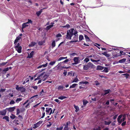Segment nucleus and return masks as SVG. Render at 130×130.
<instances>
[{
  "instance_id": "obj_29",
  "label": "nucleus",
  "mask_w": 130,
  "mask_h": 130,
  "mask_svg": "<svg viewBox=\"0 0 130 130\" xmlns=\"http://www.w3.org/2000/svg\"><path fill=\"white\" fill-rule=\"evenodd\" d=\"M67 98V97L65 96H61L58 98V99H59L62 100Z\"/></svg>"
},
{
  "instance_id": "obj_23",
  "label": "nucleus",
  "mask_w": 130,
  "mask_h": 130,
  "mask_svg": "<svg viewBox=\"0 0 130 130\" xmlns=\"http://www.w3.org/2000/svg\"><path fill=\"white\" fill-rule=\"evenodd\" d=\"M19 91H20L22 92H24L25 91V89L24 88L22 87H20Z\"/></svg>"
},
{
  "instance_id": "obj_46",
  "label": "nucleus",
  "mask_w": 130,
  "mask_h": 130,
  "mask_svg": "<svg viewBox=\"0 0 130 130\" xmlns=\"http://www.w3.org/2000/svg\"><path fill=\"white\" fill-rule=\"evenodd\" d=\"M70 27V25L68 24H66L65 26H62L63 27L69 28Z\"/></svg>"
},
{
  "instance_id": "obj_48",
  "label": "nucleus",
  "mask_w": 130,
  "mask_h": 130,
  "mask_svg": "<svg viewBox=\"0 0 130 130\" xmlns=\"http://www.w3.org/2000/svg\"><path fill=\"white\" fill-rule=\"evenodd\" d=\"M20 112V111L19 109H17V115H19Z\"/></svg>"
},
{
  "instance_id": "obj_16",
  "label": "nucleus",
  "mask_w": 130,
  "mask_h": 130,
  "mask_svg": "<svg viewBox=\"0 0 130 130\" xmlns=\"http://www.w3.org/2000/svg\"><path fill=\"white\" fill-rule=\"evenodd\" d=\"M21 39V38L20 37H17L14 40V44H16L15 43H17L18 42V40H20Z\"/></svg>"
},
{
  "instance_id": "obj_7",
  "label": "nucleus",
  "mask_w": 130,
  "mask_h": 130,
  "mask_svg": "<svg viewBox=\"0 0 130 130\" xmlns=\"http://www.w3.org/2000/svg\"><path fill=\"white\" fill-rule=\"evenodd\" d=\"M34 53V52L33 51H32L29 54H28V55L27 58H32L33 57Z\"/></svg>"
},
{
  "instance_id": "obj_17",
  "label": "nucleus",
  "mask_w": 130,
  "mask_h": 130,
  "mask_svg": "<svg viewBox=\"0 0 130 130\" xmlns=\"http://www.w3.org/2000/svg\"><path fill=\"white\" fill-rule=\"evenodd\" d=\"M51 110V108L49 107H47L46 108V112L47 114H48L50 112Z\"/></svg>"
},
{
  "instance_id": "obj_8",
  "label": "nucleus",
  "mask_w": 130,
  "mask_h": 130,
  "mask_svg": "<svg viewBox=\"0 0 130 130\" xmlns=\"http://www.w3.org/2000/svg\"><path fill=\"white\" fill-rule=\"evenodd\" d=\"M87 64L89 68H95V66L92 63L89 62L88 64Z\"/></svg>"
},
{
  "instance_id": "obj_10",
  "label": "nucleus",
  "mask_w": 130,
  "mask_h": 130,
  "mask_svg": "<svg viewBox=\"0 0 130 130\" xmlns=\"http://www.w3.org/2000/svg\"><path fill=\"white\" fill-rule=\"evenodd\" d=\"M126 58H123L119 60L118 62H116L117 63H122L124 62L126 60Z\"/></svg>"
},
{
  "instance_id": "obj_3",
  "label": "nucleus",
  "mask_w": 130,
  "mask_h": 130,
  "mask_svg": "<svg viewBox=\"0 0 130 130\" xmlns=\"http://www.w3.org/2000/svg\"><path fill=\"white\" fill-rule=\"evenodd\" d=\"M43 121H39L36 123L34 124L33 125V128L35 129L39 127L42 124Z\"/></svg>"
},
{
  "instance_id": "obj_45",
  "label": "nucleus",
  "mask_w": 130,
  "mask_h": 130,
  "mask_svg": "<svg viewBox=\"0 0 130 130\" xmlns=\"http://www.w3.org/2000/svg\"><path fill=\"white\" fill-rule=\"evenodd\" d=\"M9 68L7 67V68H5L3 70V72H6V71H8L9 70Z\"/></svg>"
},
{
  "instance_id": "obj_64",
  "label": "nucleus",
  "mask_w": 130,
  "mask_h": 130,
  "mask_svg": "<svg viewBox=\"0 0 130 130\" xmlns=\"http://www.w3.org/2000/svg\"><path fill=\"white\" fill-rule=\"evenodd\" d=\"M32 87L35 90H36L37 89V86H33Z\"/></svg>"
},
{
  "instance_id": "obj_61",
  "label": "nucleus",
  "mask_w": 130,
  "mask_h": 130,
  "mask_svg": "<svg viewBox=\"0 0 130 130\" xmlns=\"http://www.w3.org/2000/svg\"><path fill=\"white\" fill-rule=\"evenodd\" d=\"M63 59V57H61L59 58L58 60V61H60Z\"/></svg>"
},
{
  "instance_id": "obj_28",
  "label": "nucleus",
  "mask_w": 130,
  "mask_h": 130,
  "mask_svg": "<svg viewBox=\"0 0 130 130\" xmlns=\"http://www.w3.org/2000/svg\"><path fill=\"white\" fill-rule=\"evenodd\" d=\"M78 79L76 77L74 79L72 82V83H74V82H77L78 81Z\"/></svg>"
},
{
  "instance_id": "obj_12",
  "label": "nucleus",
  "mask_w": 130,
  "mask_h": 130,
  "mask_svg": "<svg viewBox=\"0 0 130 130\" xmlns=\"http://www.w3.org/2000/svg\"><path fill=\"white\" fill-rule=\"evenodd\" d=\"M28 26V25L27 24V23H24L22 25V28L23 29L26 28V27H27Z\"/></svg>"
},
{
  "instance_id": "obj_57",
  "label": "nucleus",
  "mask_w": 130,
  "mask_h": 130,
  "mask_svg": "<svg viewBox=\"0 0 130 130\" xmlns=\"http://www.w3.org/2000/svg\"><path fill=\"white\" fill-rule=\"evenodd\" d=\"M20 88V87H19L18 86V85H17V86L15 88V89L16 90L19 91Z\"/></svg>"
},
{
  "instance_id": "obj_25",
  "label": "nucleus",
  "mask_w": 130,
  "mask_h": 130,
  "mask_svg": "<svg viewBox=\"0 0 130 130\" xmlns=\"http://www.w3.org/2000/svg\"><path fill=\"white\" fill-rule=\"evenodd\" d=\"M22 100V98H17L15 101V102L17 103H18L20 102Z\"/></svg>"
},
{
  "instance_id": "obj_22",
  "label": "nucleus",
  "mask_w": 130,
  "mask_h": 130,
  "mask_svg": "<svg viewBox=\"0 0 130 130\" xmlns=\"http://www.w3.org/2000/svg\"><path fill=\"white\" fill-rule=\"evenodd\" d=\"M36 44V43L35 42H32L30 43V44H29V46L31 47L34 46Z\"/></svg>"
},
{
  "instance_id": "obj_26",
  "label": "nucleus",
  "mask_w": 130,
  "mask_h": 130,
  "mask_svg": "<svg viewBox=\"0 0 130 130\" xmlns=\"http://www.w3.org/2000/svg\"><path fill=\"white\" fill-rule=\"evenodd\" d=\"M52 48H53L54 47L56 46V43L55 41H53L52 43Z\"/></svg>"
},
{
  "instance_id": "obj_38",
  "label": "nucleus",
  "mask_w": 130,
  "mask_h": 130,
  "mask_svg": "<svg viewBox=\"0 0 130 130\" xmlns=\"http://www.w3.org/2000/svg\"><path fill=\"white\" fill-rule=\"evenodd\" d=\"M90 60L91 61H92L93 62H98L99 61H100V59L96 60H93L92 58L90 59Z\"/></svg>"
},
{
  "instance_id": "obj_52",
  "label": "nucleus",
  "mask_w": 130,
  "mask_h": 130,
  "mask_svg": "<svg viewBox=\"0 0 130 130\" xmlns=\"http://www.w3.org/2000/svg\"><path fill=\"white\" fill-rule=\"evenodd\" d=\"M69 61V60L68 59H67L65 60H64V61H63V63H67L68 62V61Z\"/></svg>"
},
{
  "instance_id": "obj_30",
  "label": "nucleus",
  "mask_w": 130,
  "mask_h": 130,
  "mask_svg": "<svg viewBox=\"0 0 130 130\" xmlns=\"http://www.w3.org/2000/svg\"><path fill=\"white\" fill-rule=\"evenodd\" d=\"M45 43L44 41H40L38 42V44L39 45H42L43 43Z\"/></svg>"
},
{
  "instance_id": "obj_50",
  "label": "nucleus",
  "mask_w": 130,
  "mask_h": 130,
  "mask_svg": "<svg viewBox=\"0 0 130 130\" xmlns=\"http://www.w3.org/2000/svg\"><path fill=\"white\" fill-rule=\"evenodd\" d=\"M63 63V62H60L57 65V66H58V68H59V67L61 65V64Z\"/></svg>"
},
{
  "instance_id": "obj_21",
  "label": "nucleus",
  "mask_w": 130,
  "mask_h": 130,
  "mask_svg": "<svg viewBox=\"0 0 130 130\" xmlns=\"http://www.w3.org/2000/svg\"><path fill=\"white\" fill-rule=\"evenodd\" d=\"M104 68L101 66H98L96 68V70H102Z\"/></svg>"
},
{
  "instance_id": "obj_51",
  "label": "nucleus",
  "mask_w": 130,
  "mask_h": 130,
  "mask_svg": "<svg viewBox=\"0 0 130 130\" xmlns=\"http://www.w3.org/2000/svg\"><path fill=\"white\" fill-rule=\"evenodd\" d=\"M89 60V59L88 58H86L84 60V61H85L86 62H88Z\"/></svg>"
},
{
  "instance_id": "obj_14",
  "label": "nucleus",
  "mask_w": 130,
  "mask_h": 130,
  "mask_svg": "<svg viewBox=\"0 0 130 130\" xmlns=\"http://www.w3.org/2000/svg\"><path fill=\"white\" fill-rule=\"evenodd\" d=\"M45 9V8H44L41 9L39 11H37L36 12V14L38 16H39L40 15L41 13L42 12L43 10Z\"/></svg>"
},
{
  "instance_id": "obj_42",
  "label": "nucleus",
  "mask_w": 130,
  "mask_h": 130,
  "mask_svg": "<svg viewBox=\"0 0 130 130\" xmlns=\"http://www.w3.org/2000/svg\"><path fill=\"white\" fill-rule=\"evenodd\" d=\"M30 103H31V102H29L25 106V108H29L30 107L29 105Z\"/></svg>"
},
{
  "instance_id": "obj_55",
  "label": "nucleus",
  "mask_w": 130,
  "mask_h": 130,
  "mask_svg": "<svg viewBox=\"0 0 130 130\" xmlns=\"http://www.w3.org/2000/svg\"><path fill=\"white\" fill-rule=\"evenodd\" d=\"M88 83L86 81H85V82H82V84H85L86 85L87 84H88Z\"/></svg>"
},
{
  "instance_id": "obj_6",
  "label": "nucleus",
  "mask_w": 130,
  "mask_h": 130,
  "mask_svg": "<svg viewBox=\"0 0 130 130\" xmlns=\"http://www.w3.org/2000/svg\"><path fill=\"white\" fill-rule=\"evenodd\" d=\"M45 73V72H43L41 73L35 79L34 81H36L37 80L40 79H41V77H42L43 75V74H44Z\"/></svg>"
},
{
  "instance_id": "obj_1",
  "label": "nucleus",
  "mask_w": 130,
  "mask_h": 130,
  "mask_svg": "<svg viewBox=\"0 0 130 130\" xmlns=\"http://www.w3.org/2000/svg\"><path fill=\"white\" fill-rule=\"evenodd\" d=\"M77 34V32L74 30L73 29H71L68 31L66 38L68 39L71 40V37L74 35V36L73 38V39L74 40H77L78 38V36L76 35Z\"/></svg>"
},
{
  "instance_id": "obj_53",
  "label": "nucleus",
  "mask_w": 130,
  "mask_h": 130,
  "mask_svg": "<svg viewBox=\"0 0 130 130\" xmlns=\"http://www.w3.org/2000/svg\"><path fill=\"white\" fill-rule=\"evenodd\" d=\"M5 89H3V88H1L0 90V92H5Z\"/></svg>"
},
{
  "instance_id": "obj_11",
  "label": "nucleus",
  "mask_w": 130,
  "mask_h": 130,
  "mask_svg": "<svg viewBox=\"0 0 130 130\" xmlns=\"http://www.w3.org/2000/svg\"><path fill=\"white\" fill-rule=\"evenodd\" d=\"M49 76V75H47L46 74H45L44 75H43L42 77H41V78H43V81H44L45 80L46 78L48 77Z\"/></svg>"
},
{
  "instance_id": "obj_49",
  "label": "nucleus",
  "mask_w": 130,
  "mask_h": 130,
  "mask_svg": "<svg viewBox=\"0 0 130 130\" xmlns=\"http://www.w3.org/2000/svg\"><path fill=\"white\" fill-rule=\"evenodd\" d=\"M47 62L45 64H43V65H41L42 66V67L45 68V67H47Z\"/></svg>"
},
{
  "instance_id": "obj_35",
  "label": "nucleus",
  "mask_w": 130,
  "mask_h": 130,
  "mask_svg": "<svg viewBox=\"0 0 130 130\" xmlns=\"http://www.w3.org/2000/svg\"><path fill=\"white\" fill-rule=\"evenodd\" d=\"M89 68L87 64L86 66H84L83 67L84 69L85 70H87Z\"/></svg>"
},
{
  "instance_id": "obj_44",
  "label": "nucleus",
  "mask_w": 130,
  "mask_h": 130,
  "mask_svg": "<svg viewBox=\"0 0 130 130\" xmlns=\"http://www.w3.org/2000/svg\"><path fill=\"white\" fill-rule=\"evenodd\" d=\"M54 101L58 103V104L60 103V101L57 99H55L54 100Z\"/></svg>"
},
{
  "instance_id": "obj_24",
  "label": "nucleus",
  "mask_w": 130,
  "mask_h": 130,
  "mask_svg": "<svg viewBox=\"0 0 130 130\" xmlns=\"http://www.w3.org/2000/svg\"><path fill=\"white\" fill-rule=\"evenodd\" d=\"M83 102L84 105L83 106H82V108L83 107L85 106L86 104L88 102L87 101L84 100H83Z\"/></svg>"
},
{
  "instance_id": "obj_5",
  "label": "nucleus",
  "mask_w": 130,
  "mask_h": 130,
  "mask_svg": "<svg viewBox=\"0 0 130 130\" xmlns=\"http://www.w3.org/2000/svg\"><path fill=\"white\" fill-rule=\"evenodd\" d=\"M6 109L0 111V115L3 116L5 115L6 113Z\"/></svg>"
},
{
  "instance_id": "obj_20",
  "label": "nucleus",
  "mask_w": 130,
  "mask_h": 130,
  "mask_svg": "<svg viewBox=\"0 0 130 130\" xmlns=\"http://www.w3.org/2000/svg\"><path fill=\"white\" fill-rule=\"evenodd\" d=\"M102 54L104 55H105L107 57H109L110 56V55L109 54H107V52H105L104 53H102Z\"/></svg>"
},
{
  "instance_id": "obj_36",
  "label": "nucleus",
  "mask_w": 130,
  "mask_h": 130,
  "mask_svg": "<svg viewBox=\"0 0 130 130\" xmlns=\"http://www.w3.org/2000/svg\"><path fill=\"white\" fill-rule=\"evenodd\" d=\"M15 102L13 100H11L9 103V104L10 105L14 104L15 103Z\"/></svg>"
},
{
  "instance_id": "obj_39",
  "label": "nucleus",
  "mask_w": 130,
  "mask_h": 130,
  "mask_svg": "<svg viewBox=\"0 0 130 130\" xmlns=\"http://www.w3.org/2000/svg\"><path fill=\"white\" fill-rule=\"evenodd\" d=\"M63 88V86L61 85L59 86L58 87V90H62Z\"/></svg>"
},
{
  "instance_id": "obj_47",
  "label": "nucleus",
  "mask_w": 130,
  "mask_h": 130,
  "mask_svg": "<svg viewBox=\"0 0 130 130\" xmlns=\"http://www.w3.org/2000/svg\"><path fill=\"white\" fill-rule=\"evenodd\" d=\"M32 21L31 20L28 19V22H26V23H27V24H28L29 23L32 24Z\"/></svg>"
},
{
  "instance_id": "obj_62",
  "label": "nucleus",
  "mask_w": 130,
  "mask_h": 130,
  "mask_svg": "<svg viewBox=\"0 0 130 130\" xmlns=\"http://www.w3.org/2000/svg\"><path fill=\"white\" fill-rule=\"evenodd\" d=\"M56 36L57 37H61L62 35L60 34H58Z\"/></svg>"
},
{
  "instance_id": "obj_15",
  "label": "nucleus",
  "mask_w": 130,
  "mask_h": 130,
  "mask_svg": "<svg viewBox=\"0 0 130 130\" xmlns=\"http://www.w3.org/2000/svg\"><path fill=\"white\" fill-rule=\"evenodd\" d=\"M73 60L74 62L78 64L79 63V60L78 58L77 57H75Z\"/></svg>"
},
{
  "instance_id": "obj_37",
  "label": "nucleus",
  "mask_w": 130,
  "mask_h": 130,
  "mask_svg": "<svg viewBox=\"0 0 130 130\" xmlns=\"http://www.w3.org/2000/svg\"><path fill=\"white\" fill-rule=\"evenodd\" d=\"M101 127L98 126L97 127H95L94 128L93 130H101Z\"/></svg>"
},
{
  "instance_id": "obj_59",
  "label": "nucleus",
  "mask_w": 130,
  "mask_h": 130,
  "mask_svg": "<svg viewBox=\"0 0 130 130\" xmlns=\"http://www.w3.org/2000/svg\"><path fill=\"white\" fill-rule=\"evenodd\" d=\"M97 99V98H91V100L92 101H96V100Z\"/></svg>"
},
{
  "instance_id": "obj_41",
  "label": "nucleus",
  "mask_w": 130,
  "mask_h": 130,
  "mask_svg": "<svg viewBox=\"0 0 130 130\" xmlns=\"http://www.w3.org/2000/svg\"><path fill=\"white\" fill-rule=\"evenodd\" d=\"M103 71L106 72H107L108 71V68L107 67L104 68V69Z\"/></svg>"
},
{
  "instance_id": "obj_9",
  "label": "nucleus",
  "mask_w": 130,
  "mask_h": 130,
  "mask_svg": "<svg viewBox=\"0 0 130 130\" xmlns=\"http://www.w3.org/2000/svg\"><path fill=\"white\" fill-rule=\"evenodd\" d=\"M70 123V121H69L66 123V124L65 125V127L64 128V130H69L68 126L69 124Z\"/></svg>"
},
{
  "instance_id": "obj_19",
  "label": "nucleus",
  "mask_w": 130,
  "mask_h": 130,
  "mask_svg": "<svg viewBox=\"0 0 130 130\" xmlns=\"http://www.w3.org/2000/svg\"><path fill=\"white\" fill-rule=\"evenodd\" d=\"M110 90L109 89L105 90L104 91V94H102V95H106L108 93L110 92Z\"/></svg>"
},
{
  "instance_id": "obj_4",
  "label": "nucleus",
  "mask_w": 130,
  "mask_h": 130,
  "mask_svg": "<svg viewBox=\"0 0 130 130\" xmlns=\"http://www.w3.org/2000/svg\"><path fill=\"white\" fill-rule=\"evenodd\" d=\"M15 109V107H10L9 108H6V109L8 110L9 112H11L13 111Z\"/></svg>"
},
{
  "instance_id": "obj_60",
  "label": "nucleus",
  "mask_w": 130,
  "mask_h": 130,
  "mask_svg": "<svg viewBox=\"0 0 130 130\" xmlns=\"http://www.w3.org/2000/svg\"><path fill=\"white\" fill-rule=\"evenodd\" d=\"M61 68L63 69H67L69 68V67H64V66H61Z\"/></svg>"
},
{
  "instance_id": "obj_31",
  "label": "nucleus",
  "mask_w": 130,
  "mask_h": 130,
  "mask_svg": "<svg viewBox=\"0 0 130 130\" xmlns=\"http://www.w3.org/2000/svg\"><path fill=\"white\" fill-rule=\"evenodd\" d=\"M56 61H51L49 63V65L51 66H53L54 64H55Z\"/></svg>"
},
{
  "instance_id": "obj_43",
  "label": "nucleus",
  "mask_w": 130,
  "mask_h": 130,
  "mask_svg": "<svg viewBox=\"0 0 130 130\" xmlns=\"http://www.w3.org/2000/svg\"><path fill=\"white\" fill-rule=\"evenodd\" d=\"M63 128L62 126H61L60 127H57L56 129V130H62Z\"/></svg>"
},
{
  "instance_id": "obj_63",
  "label": "nucleus",
  "mask_w": 130,
  "mask_h": 130,
  "mask_svg": "<svg viewBox=\"0 0 130 130\" xmlns=\"http://www.w3.org/2000/svg\"><path fill=\"white\" fill-rule=\"evenodd\" d=\"M29 101L28 100H26L23 104V105H25V104H26V103H27Z\"/></svg>"
},
{
  "instance_id": "obj_27",
  "label": "nucleus",
  "mask_w": 130,
  "mask_h": 130,
  "mask_svg": "<svg viewBox=\"0 0 130 130\" xmlns=\"http://www.w3.org/2000/svg\"><path fill=\"white\" fill-rule=\"evenodd\" d=\"M77 85H78L77 84H72V85L70 86V88H74Z\"/></svg>"
},
{
  "instance_id": "obj_56",
  "label": "nucleus",
  "mask_w": 130,
  "mask_h": 130,
  "mask_svg": "<svg viewBox=\"0 0 130 130\" xmlns=\"http://www.w3.org/2000/svg\"><path fill=\"white\" fill-rule=\"evenodd\" d=\"M122 117V116L121 115H120L119 116L118 118H117L118 121L119 120H120L121 118Z\"/></svg>"
},
{
  "instance_id": "obj_40",
  "label": "nucleus",
  "mask_w": 130,
  "mask_h": 130,
  "mask_svg": "<svg viewBox=\"0 0 130 130\" xmlns=\"http://www.w3.org/2000/svg\"><path fill=\"white\" fill-rule=\"evenodd\" d=\"M16 117L14 115L12 114L10 116V118L11 119H13Z\"/></svg>"
},
{
  "instance_id": "obj_2",
  "label": "nucleus",
  "mask_w": 130,
  "mask_h": 130,
  "mask_svg": "<svg viewBox=\"0 0 130 130\" xmlns=\"http://www.w3.org/2000/svg\"><path fill=\"white\" fill-rule=\"evenodd\" d=\"M15 45L14 47L18 53H21V52L22 48V47L20 45V44L18 43L17 44H15Z\"/></svg>"
},
{
  "instance_id": "obj_58",
  "label": "nucleus",
  "mask_w": 130,
  "mask_h": 130,
  "mask_svg": "<svg viewBox=\"0 0 130 130\" xmlns=\"http://www.w3.org/2000/svg\"><path fill=\"white\" fill-rule=\"evenodd\" d=\"M126 121H124V122H123L122 123V124H121V125L122 126H124L125 125H126Z\"/></svg>"
},
{
  "instance_id": "obj_33",
  "label": "nucleus",
  "mask_w": 130,
  "mask_h": 130,
  "mask_svg": "<svg viewBox=\"0 0 130 130\" xmlns=\"http://www.w3.org/2000/svg\"><path fill=\"white\" fill-rule=\"evenodd\" d=\"M111 123V121L107 122L106 121H104V123L105 125H109Z\"/></svg>"
},
{
  "instance_id": "obj_18",
  "label": "nucleus",
  "mask_w": 130,
  "mask_h": 130,
  "mask_svg": "<svg viewBox=\"0 0 130 130\" xmlns=\"http://www.w3.org/2000/svg\"><path fill=\"white\" fill-rule=\"evenodd\" d=\"M74 108L75 109V111L77 112L79 110V108L77 106H76L75 105H74Z\"/></svg>"
},
{
  "instance_id": "obj_32",
  "label": "nucleus",
  "mask_w": 130,
  "mask_h": 130,
  "mask_svg": "<svg viewBox=\"0 0 130 130\" xmlns=\"http://www.w3.org/2000/svg\"><path fill=\"white\" fill-rule=\"evenodd\" d=\"M84 36L85 39L87 41H89L90 40L89 38L87 35H85Z\"/></svg>"
},
{
  "instance_id": "obj_34",
  "label": "nucleus",
  "mask_w": 130,
  "mask_h": 130,
  "mask_svg": "<svg viewBox=\"0 0 130 130\" xmlns=\"http://www.w3.org/2000/svg\"><path fill=\"white\" fill-rule=\"evenodd\" d=\"M3 119H5L7 121H9V117L7 116H5L3 117Z\"/></svg>"
},
{
  "instance_id": "obj_13",
  "label": "nucleus",
  "mask_w": 130,
  "mask_h": 130,
  "mask_svg": "<svg viewBox=\"0 0 130 130\" xmlns=\"http://www.w3.org/2000/svg\"><path fill=\"white\" fill-rule=\"evenodd\" d=\"M52 25H49V26H47L46 28V29L47 30H48L50 28H51V27H53V25L54 24V23H51Z\"/></svg>"
},
{
  "instance_id": "obj_54",
  "label": "nucleus",
  "mask_w": 130,
  "mask_h": 130,
  "mask_svg": "<svg viewBox=\"0 0 130 130\" xmlns=\"http://www.w3.org/2000/svg\"><path fill=\"white\" fill-rule=\"evenodd\" d=\"M95 84L96 85H99L100 84V83L98 82L97 81H95Z\"/></svg>"
}]
</instances>
